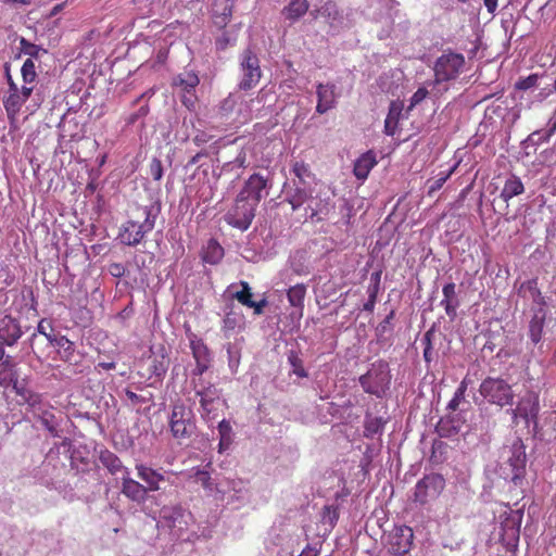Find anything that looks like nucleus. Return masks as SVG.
<instances>
[{
    "instance_id": "8",
    "label": "nucleus",
    "mask_w": 556,
    "mask_h": 556,
    "mask_svg": "<svg viewBox=\"0 0 556 556\" xmlns=\"http://www.w3.org/2000/svg\"><path fill=\"white\" fill-rule=\"evenodd\" d=\"M195 395L200 397V415L205 422H211L217 417L222 391L213 383L195 386Z\"/></svg>"
},
{
    "instance_id": "12",
    "label": "nucleus",
    "mask_w": 556,
    "mask_h": 556,
    "mask_svg": "<svg viewBox=\"0 0 556 556\" xmlns=\"http://www.w3.org/2000/svg\"><path fill=\"white\" fill-rule=\"evenodd\" d=\"M268 187V179L263 175L255 173L244 182L238 197L257 206L263 195L262 192Z\"/></svg>"
},
{
    "instance_id": "21",
    "label": "nucleus",
    "mask_w": 556,
    "mask_h": 556,
    "mask_svg": "<svg viewBox=\"0 0 556 556\" xmlns=\"http://www.w3.org/2000/svg\"><path fill=\"white\" fill-rule=\"evenodd\" d=\"M538 285V278H532L527 281H523L518 289V294L522 298H528L532 300V302H534L535 304L540 305L543 308V306L546 305V302Z\"/></svg>"
},
{
    "instance_id": "32",
    "label": "nucleus",
    "mask_w": 556,
    "mask_h": 556,
    "mask_svg": "<svg viewBox=\"0 0 556 556\" xmlns=\"http://www.w3.org/2000/svg\"><path fill=\"white\" fill-rule=\"evenodd\" d=\"M306 295V287L303 283H298L291 287L287 292V298L291 306L298 308L302 314L304 308V299Z\"/></svg>"
},
{
    "instance_id": "56",
    "label": "nucleus",
    "mask_w": 556,
    "mask_h": 556,
    "mask_svg": "<svg viewBox=\"0 0 556 556\" xmlns=\"http://www.w3.org/2000/svg\"><path fill=\"white\" fill-rule=\"evenodd\" d=\"M395 316V311L392 309L387 316L386 318L379 324L378 326V330L380 332H386L389 325L391 324L392 319L394 318Z\"/></svg>"
},
{
    "instance_id": "30",
    "label": "nucleus",
    "mask_w": 556,
    "mask_h": 556,
    "mask_svg": "<svg viewBox=\"0 0 556 556\" xmlns=\"http://www.w3.org/2000/svg\"><path fill=\"white\" fill-rule=\"evenodd\" d=\"M224 257L223 247L215 240L210 239L202 252V260L211 265L218 264Z\"/></svg>"
},
{
    "instance_id": "18",
    "label": "nucleus",
    "mask_w": 556,
    "mask_h": 556,
    "mask_svg": "<svg viewBox=\"0 0 556 556\" xmlns=\"http://www.w3.org/2000/svg\"><path fill=\"white\" fill-rule=\"evenodd\" d=\"M22 336L18 323L12 317H4L0 321V345H13Z\"/></svg>"
},
{
    "instance_id": "17",
    "label": "nucleus",
    "mask_w": 556,
    "mask_h": 556,
    "mask_svg": "<svg viewBox=\"0 0 556 556\" xmlns=\"http://www.w3.org/2000/svg\"><path fill=\"white\" fill-rule=\"evenodd\" d=\"M137 476L146 485L147 492H154L161 489V483L165 481V477L157 470L143 464L136 465Z\"/></svg>"
},
{
    "instance_id": "51",
    "label": "nucleus",
    "mask_w": 556,
    "mask_h": 556,
    "mask_svg": "<svg viewBox=\"0 0 556 556\" xmlns=\"http://www.w3.org/2000/svg\"><path fill=\"white\" fill-rule=\"evenodd\" d=\"M292 172L300 180H303L309 174V166L303 161L295 162L292 166Z\"/></svg>"
},
{
    "instance_id": "25",
    "label": "nucleus",
    "mask_w": 556,
    "mask_h": 556,
    "mask_svg": "<svg viewBox=\"0 0 556 556\" xmlns=\"http://www.w3.org/2000/svg\"><path fill=\"white\" fill-rule=\"evenodd\" d=\"M545 319V311L540 307L529 323V337L534 344H538L542 339Z\"/></svg>"
},
{
    "instance_id": "27",
    "label": "nucleus",
    "mask_w": 556,
    "mask_h": 556,
    "mask_svg": "<svg viewBox=\"0 0 556 556\" xmlns=\"http://www.w3.org/2000/svg\"><path fill=\"white\" fill-rule=\"evenodd\" d=\"M523 191L525 187L520 178L515 175H511L509 178L506 179L500 197L504 202L508 203L509 200H511L514 197L523 193Z\"/></svg>"
},
{
    "instance_id": "31",
    "label": "nucleus",
    "mask_w": 556,
    "mask_h": 556,
    "mask_svg": "<svg viewBox=\"0 0 556 556\" xmlns=\"http://www.w3.org/2000/svg\"><path fill=\"white\" fill-rule=\"evenodd\" d=\"M437 331L434 327L428 329L422 339L421 343L424 345V361L427 364V367L435 359L437 354L433 351V341L435 340Z\"/></svg>"
},
{
    "instance_id": "38",
    "label": "nucleus",
    "mask_w": 556,
    "mask_h": 556,
    "mask_svg": "<svg viewBox=\"0 0 556 556\" xmlns=\"http://www.w3.org/2000/svg\"><path fill=\"white\" fill-rule=\"evenodd\" d=\"M188 479L192 480L195 483H200L204 489L212 490L213 482L208 471L203 469H193L192 473L188 476Z\"/></svg>"
},
{
    "instance_id": "59",
    "label": "nucleus",
    "mask_w": 556,
    "mask_h": 556,
    "mask_svg": "<svg viewBox=\"0 0 556 556\" xmlns=\"http://www.w3.org/2000/svg\"><path fill=\"white\" fill-rule=\"evenodd\" d=\"M333 208V205L329 207L328 203L321 204L319 203L316 208L313 210V215L320 213L327 215L329 211Z\"/></svg>"
},
{
    "instance_id": "44",
    "label": "nucleus",
    "mask_w": 556,
    "mask_h": 556,
    "mask_svg": "<svg viewBox=\"0 0 556 556\" xmlns=\"http://www.w3.org/2000/svg\"><path fill=\"white\" fill-rule=\"evenodd\" d=\"M190 348L195 362L210 361L208 350L201 341H192Z\"/></svg>"
},
{
    "instance_id": "22",
    "label": "nucleus",
    "mask_w": 556,
    "mask_h": 556,
    "mask_svg": "<svg viewBox=\"0 0 556 556\" xmlns=\"http://www.w3.org/2000/svg\"><path fill=\"white\" fill-rule=\"evenodd\" d=\"M377 164L376 155L372 151L363 153L354 163L353 173L359 180H364L368 177L370 170Z\"/></svg>"
},
{
    "instance_id": "20",
    "label": "nucleus",
    "mask_w": 556,
    "mask_h": 556,
    "mask_svg": "<svg viewBox=\"0 0 556 556\" xmlns=\"http://www.w3.org/2000/svg\"><path fill=\"white\" fill-rule=\"evenodd\" d=\"M51 406L49 403L43 402L41 399V407L39 409H30L34 415L41 421L42 426L47 429V431L54 438L59 437L58 425L55 421V416L51 410Z\"/></svg>"
},
{
    "instance_id": "23",
    "label": "nucleus",
    "mask_w": 556,
    "mask_h": 556,
    "mask_svg": "<svg viewBox=\"0 0 556 556\" xmlns=\"http://www.w3.org/2000/svg\"><path fill=\"white\" fill-rule=\"evenodd\" d=\"M232 14L230 0H215L213 3V21L220 28L226 27Z\"/></svg>"
},
{
    "instance_id": "5",
    "label": "nucleus",
    "mask_w": 556,
    "mask_h": 556,
    "mask_svg": "<svg viewBox=\"0 0 556 556\" xmlns=\"http://www.w3.org/2000/svg\"><path fill=\"white\" fill-rule=\"evenodd\" d=\"M479 392L490 404L500 407L514 403L515 395L511 386L502 378H485L480 384Z\"/></svg>"
},
{
    "instance_id": "47",
    "label": "nucleus",
    "mask_w": 556,
    "mask_h": 556,
    "mask_svg": "<svg viewBox=\"0 0 556 556\" xmlns=\"http://www.w3.org/2000/svg\"><path fill=\"white\" fill-rule=\"evenodd\" d=\"M538 79H539L538 74H531L528 77L520 78L516 83L515 87L518 90H528V89H531L536 86Z\"/></svg>"
},
{
    "instance_id": "2",
    "label": "nucleus",
    "mask_w": 556,
    "mask_h": 556,
    "mask_svg": "<svg viewBox=\"0 0 556 556\" xmlns=\"http://www.w3.org/2000/svg\"><path fill=\"white\" fill-rule=\"evenodd\" d=\"M466 68V59L463 53L446 49L437 58L433 64L434 84L456 80Z\"/></svg>"
},
{
    "instance_id": "48",
    "label": "nucleus",
    "mask_w": 556,
    "mask_h": 556,
    "mask_svg": "<svg viewBox=\"0 0 556 556\" xmlns=\"http://www.w3.org/2000/svg\"><path fill=\"white\" fill-rule=\"evenodd\" d=\"M125 394L132 405H141V404L148 403L152 400L151 393L149 394V396H144V395L137 394L129 389H126Z\"/></svg>"
},
{
    "instance_id": "26",
    "label": "nucleus",
    "mask_w": 556,
    "mask_h": 556,
    "mask_svg": "<svg viewBox=\"0 0 556 556\" xmlns=\"http://www.w3.org/2000/svg\"><path fill=\"white\" fill-rule=\"evenodd\" d=\"M309 3L307 0H290L282 10L286 20L295 22L306 14Z\"/></svg>"
},
{
    "instance_id": "43",
    "label": "nucleus",
    "mask_w": 556,
    "mask_h": 556,
    "mask_svg": "<svg viewBox=\"0 0 556 556\" xmlns=\"http://www.w3.org/2000/svg\"><path fill=\"white\" fill-rule=\"evenodd\" d=\"M101 459L111 473H117L122 469H125L121 459L112 453H108V455L102 456Z\"/></svg>"
},
{
    "instance_id": "10",
    "label": "nucleus",
    "mask_w": 556,
    "mask_h": 556,
    "mask_svg": "<svg viewBox=\"0 0 556 556\" xmlns=\"http://www.w3.org/2000/svg\"><path fill=\"white\" fill-rule=\"evenodd\" d=\"M256 207L237 195L235 204L225 215V220L233 228L247 230L254 219Z\"/></svg>"
},
{
    "instance_id": "50",
    "label": "nucleus",
    "mask_w": 556,
    "mask_h": 556,
    "mask_svg": "<svg viewBox=\"0 0 556 556\" xmlns=\"http://www.w3.org/2000/svg\"><path fill=\"white\" fill-rule=\"evenodd\" d=\"M218 434L224 441H232V428L228 420L223 419L218 424Z\"/></svg>"
},
{
    "instance_id": "24",
    "label": "nucleus",
    "mask_w": 556,
    "mask_h": 556,
    "mask_svg": "<svg viewBox=\"0 0 556 556\" xmlns=\"http://www.w3.org/2000/svg\"><path fill=\"white\" fill-rule=\"evenodd\" d=\"M520 521H521V515H519L518 513H515L513 516L507 518L502 523L503 540H507L508 543L518 542L519 534H520Z\"/></svg>"
},
{
    "instance_id": "62",
    "label": "nucleus",
    "mask_w": 556,
    "mask_h": 556,
    "mask_svg": "<svg viewBox=\"0 0 556 556\" xmlns=\"http://www.w3.org/2000/svg\"><path fill=\"white\" fill-rule=\"evenodd\" d=\"M155 93V90L153 88H150L149 90H147L146 92H143L142 94H140L135 101H134V104H138L140 103V101L148 97V98H151L153 94Z\"/></svg>"
},
{
    "instance_id": "3",
    "label": "nucleus",
    "mask_w": 556,
    "mask_h": 556,
    "mask_svg": "<svg viewBox=\"0 0 556 556\" xmlns=\"http://www.w3.org/2000/svg\"><path fill=\"white\" fill-rule=\"evenodd\" d=\"M391 378L389 364L379 359L372 363L368 371L359 377V383L366 393L382 397L390 388Z\"/></svg>"
},
{
    "instance_id": "19",
    "label": "nucleus",
    "mask_w": 556,
    "mask_h": 556,
    "mask_svg": "<svg viewBox=\"0 0 556 556\" xmlns=\"http://www.w3.org/2000/svg\"><path fill=\"white\" fill-rule=\"evenodd\" d=\"M442 293L443 299L441 300L440 305L444 308L446 315L451 319H454L457 315V307L460 304L456 294V285L454 282L444 285Z\"/></svg>"
},
{
    "instance_id": "64",
    "label": "nucleus",
    "mask_w": 556,
    "mask_h": 556,
    "mask_svg": "<svg viewBox=\"0 0 556 556\" xmlns=\"http://www.w3.org/2000/svg\"><path fill=\"white\" fill-rule=\"evenodd\" d=\"M204 155H205V153H202V152L197 153L195 155H193V156L188 161L187 166H194V165H197V164H198V162L200 161V159H201L202 156H204Z\"/></svg>"
},
{
    "instance_id": "34",
    "label": "nucleus",
    "mask_w": 556,
    "mask_h": 556,
    "mask_svg": "<svg viewBox=\"0 0 556 556\" xmlns=\"http://www.w3.org/2000/svg\"><path fill=\"white\" fill-rule=\"evenodd\" d=\"M401 115V108H399L394 102L391 103L387 118L384 121V132L388 136H394L397 125L399 118Z\"/></svg>"
},
{
    "instance_id": "7",
    "label": "nucleus",
    "mask_w": 556,
    "mask_h": 556,
    "mask_svg": "<svg viewBox=\"0 0 556 556\" xmlns=\"http://www.w3.org/2000/svg\"><path fill=\"white\" fill-rule=\"evenodd\" d=\"M261 103L260 93L255 98H245L244 96L230 93L220 104V113L225 116H232L239 123H245L252 117L253 103Z\"/></svg>"
},
{
    "instance_id": "49",
    "label": "nucleus",
    "mask_w": 556,
    "mask_h": 556,
    "mask_svg": "<svg viewBox=\"0 0 556 556\" xmlns=\"http://www.w3.org/2000/svg\"><path fill=\"white\" fill-rule=\"evenodd\" d=\"M236 42V37H231L228 31H223L219 37L216 38V48L218 50H225L229 46Z\"/></svg>"
},
{
    "instance_id": "4",
    "label": "nucleus",
    "mask_w": 556,
    "mask_h": 556,
    "mask_svg": "<svg viewBox=\"0 0 556 556\" xmlns=\"http://www.w3.org/2000/svg\"><path fill=\"white\" fill-rule=\"evenodd\" d=\"M261 62L252 48H245L239 54V83L240 90H251L256 87L262 78Z\"/></svg>"
},
{
    "instance_id": "33",
    "label": "nucleus",
    "mask_w": 556,
    "mask_h": 556,
    "mask_svg": "<svg viewBox=\"0 0 556 556\" xmlns=\"http://www.w3.org/2000/svg\"><path fill=\"white\" fill-rule=\"evenodd\" d=\"M198 85L199 78L193 72L179 74L174 79V86L180 87L187 93H191Z\"/></svg>"
},
{
    "instance_id": "6",
    "label": "nucleus",
    "mask_w": 556,
    "mask_h": 556,
    "mask_svg": "<svg viewBox=\"0 0 556 556\" xmlns=\"http://www.w3.org/2000/svg\"><path fill=\"white\" fill-rule=\"evenodd\" d=\"M169 429L176 440L191 438L195 429L194 414L184 403H175L169 416Z\"/></svg>"
},
{
    "instance_id": "61",
    "label": "nucleus",
    "mask_w": 556,
    "mask_h": 556,
    "mask_svg": "<svg viewBox=\"0 0 556 556\" xmlns=\"http://www.w3.org/2000/svg\"><path fill=\"white\" fill-rule=\"evenodd\" d=\"M489 13L493 14L497 8V0H483Z\"/></svg>"
},
{
    "instance_id": "37",
    "label": "nucleus",
    "mask_w": 556,
    "mask_h": 556,
    "mask_svg": "<svg viewBox=\"0 0 556 556\" xmlns=\"http://www.w3.org/2000/svg\"><path fill=\"white\" fill-rule=\"evenodd\" d=\"M468 379L467 377H465L458 388L456 389L452 400L448 402L447 404V409L450 410H456L458 407H459V404L462 403V401L465 399V394H466V391H467V388H468Z\"/></svg>"
},
{
    "instance_id": "55",
    "label": "nucleus",
    "mask_w": 556,
    "mask_h": 556,
    "mask_svg": "<svg viewBox=\"0 0 556 556\" xmlns=\"http://www.w3.org/2000/svg\"><path fill=\"white\" fill-rule=\"evenodd\" d=\"M21 46L26 54H29L31 56L37 55V46L29 43L25 38L21 39Z\"/></svg>"
},
{
    "instance_id": "1",
    "label": "nucleus",
    "mask_w": 556,
    "mask_h": 556,
    "mask_svg": "<svg viewBox=\"0 0 556 556\" xmlns=\"http://www.w3.org/2000/svg\"><path fill=\"white\" fill-rule=\"evenodd\" d=\"M155 219L156 214L153 213L152 206H138L122 224L117 238L125 245L137 247L154 229Z\"/></svg>"
},
{
    "instance_id": "54",
    "label": "nucleus",
    "mask_w": 556,
    "mask_h": 556,
    "mask_svg": "<svg viewBox=\"0 0 556 556\" xmlns=\"http://www.w3.org/2000/svg\"><path fill=\"white\" fill-rule=\"evenodd\" d=\"M109 273L116 278H121L125 276L126 268L121 263H112L109 265Z\"/></svg>"
},
{
    "instance_id": "15",
    "label": "nucleus",
    "mask_w": 556,
    "mask_h": 556,
    "mask_svg": "<svg viewBox=\"0 0 556 556\" xmlns=\"http://www.w3.org/2000/svg\"><path fill=\"white\" fill-rule=\"evenodd\" d=\"M241 290L233 294V298L243 306L252 308L255 315H262L264 308L267 306V300L263 298L260 301L253 300V293L249 282L240 281Z\"/></svg>"
},
{
    "instance_id": "39",
    "label": "nucleus",
    "mask_w": 556,
    "mask_h": 556,
    "mask_svg": "<svg viewBox=\"0 0 556 556\" xmlns=\"http://www.w3.org/2000/svg\"><path fill=\"white\" fill-rule=\"evenodd\" d=\"M37 333H40L46 337V339L49 341L51 345H53L54 341L53 339H56L58 337L53 334V327L52 323L48 320L47 318H42L37 326V332L33 333L30 340L33 341Z\"/></svg>"
},
{
    "instance_id": "11",
    "label": "nucleus",
    "mask_w": 556,
    "mask_h": 556,
    "mask_svg": "<svg viewBox=\"0 0 556 556\" xmlns=\"http://www.w3.org/2000/svg\"><path fill=\"white\" fill-rule=\"evenodd\" d=\"M413 540V529L408 526H400L395 527L388 535L387 546L391 554L402 556L410 551Z\"/></svg>"
},
{
    "instance_id": "40",
    "label": "nucleus",
    "mask_w": 556,
    "mask_h": 556,
    "mask_svg": "<svg viewBox=\"0 0 556 556\" xmlns=\"http://www.w3.org/2000/svg\"><path fill=\"white\" fill-rule=\"evenodd\" d=\"M288 362L292 367V371L300 378L307 377V372L304 369L303 362L295 351H290L288 354Z\"/></svg>"
},
{
    "instance_id": "60",
    "label": "nucleus",
    "mask_w": 556,
    "mask_h": 556,
    "mask_svg": "<svg viewBox=\"0 0 556 556\" xmlns=\"http://www.w3.org/2000/svg\"><path fill=\"white\" fill-rule=\"evenodd\" d=\"M33 86L24 85L20 90L21 97L25 100V102L29 99L33 92Z\"/></svg>"
},
{
    "instance_id": "42",
    "label": "nucleus",
    "mask_w": 556,
    "mask_h": 556,
    "mask_svg": "<svg viewBox=\"0 0 556 556\" xmlns=\"http://www.w3.org/2000/svg\"><path fill=\"white\" fill-rule=\"evenodd\" d=\"M456 169V165L453 166L451 169H448L446 173H440L438 178L431 182L428 189V194L431 197L437 191H439L443 185L446 182V180L452 176L454 170Z\"/></svg>"
},
{
    "instance_id": "41",
    "label": "nucleus",
    "mask_w": 556,
    "mask_h": 556,
    "mask_svg": "<svg viewBox=\"0 0 556 556\" xmlns=\"http://www.w3.org/2000/svg\"><path fill=\"white\" fill-rule=\"evenodd\" d=\"M35 63L31 59L25 60L23 66L21 68V74L24 80V84L30 85L36 80L37 73L35 70Z\"/></svg>"
},
{
    "instance_id": "16",
    "label": "nucleus",
    "mask_w": 556,
    "mask_h": 556,
    "mask_svg": "<svg viewBox=\"0 0 556 556\" xmlns=\"http://www.w3.org/2000/svg\"><path fill=\"white\" fill-rule=\"evenodd\" d=\"M122 493L134 502H143L147 498V489L144 485L130 478L129 470L124 469L122 477Z\"/></svg>"
},
{
    "instance_id": "35",
    "label": "nucleus",
    "mask_w": 556,
    "mask_h": 556,
    "mask_svg": "<svg viewBox=\"0 0 556 556\" xmlns=\"http://www.w3.org/2000/svg\"><path fill=\"white\" fill-rule=\"evenodd\" d=\"M24 103L25 100L21 97L20 91L9 93V96L3 100V105L9 117H14L20 112Z\"/></svg>"
},
{
    "instance_id": "63",
    "label": "nucleus",
    "mask_w": 556,
    "mask_h": 556,
    "mask_svg": "<svg viewBox=\"0 0 556 556\" xmlns=\"http://www.w3.org/2000/svg\"><path fill=\"white\" fill-rule=\"evenodd\" d=\"M5 4L28 5L30 0H1Z\"/></svg>"
},
{
    "instance_id": "36",
    "label": "nucleus",
    "mask_w": 556,
    "mask_h": 556,
    "mask_svg": "<svg viewBox=\"0 0 556 556\" xmlns=\"http://www.w3.org/2000/svg\"><path fill=\"white\" fill-rule=\"evenodd\" d=\"M54 343L53 346H58L61 349L62 352V358L66 362L72 361V357L75 352V344L71 340H68L65 336H61L56 339H53Z\"/></svg>"
},
{
    "instance_id": "45",
    "label": "nucleus",
    "mask_w": 556,
    "mask_h": 556,
    "mask_svg": "<svg viewBox=\"0 0 556 556\" xmlns=\"http://www.w3.org/2000/svg\"><path fill=\"white\" fill-rule=\"evenodd\" d=\"M320 14L325 17L331 18L333 21L338 20L340 17V12L338 10V7L336 2L333 1H327L321 8H320Z\"/></svg>"
},
{
    "instance_id": "29",
    "label": "nucleus",
    "mask_w": 556,
    "mask_h": 556,
    "mask_svg": "<svg viewBox=\"0 0 556 556\" xmlns=\"http://www.w3.org/2000/svg\"><path fill=\"white\" fill-rule=\"evenodd\" d=\"M18 377L16 364L10 356L0 362V387L8 388Z\"/></svg>"
},
{
    "instance_id": "9",
    "label": "nucleus",
    "mask_w": 556,
    "mask_h": 556,
    "mask_svg": "<svg viewBox=\"0 0 556 556\" xmlns=\"http://www.w3.org/2000/svg\"><path fill=\"white\" fill-rule=\"evenodd\" d=\"M445 488V479L440 473L426 475L420 479L414 491V502L425 505L439 497Z\"/></svg>"
},
{
    "instance_id": "58",
    "label": "nucleus",
    "mask_w": 556,
    "mask_h": 556,
    "mask_svg": "<svg viewBox=\"0 0 556 556\" xmlns=\"http://www.w3.org/2000/svg\"><path fill=\"white\" fill-rule=\"evenodd\" d=\"M210 361H200L197 362L195 369L193 370L194 375L202 376L208 368Z\"/></svg>"
},
{
    "instance_id": "57",
    "label": "nucleus",
    "mask_w": 556,
    "mask_h": 556,
    "mask_svg": "<svg viewBox=\"0 0 556 556\" xmlns=\"http://www.w3.org/2000/svg\"><path fill=\"white\" fill-rule=\"evenodd\" d=\"M376 300H377V290H374L369 294L368 301L364 304V311L371 312L374 309V307H375Z\"/></svg>"
},
{
    "instance_id": "46",
    "label": "nucleus",
    "mask_w": 556,
    "mask_h": 556,
    "mask_svg": "<svg viewBox=\"0 0 556 556\" xmlns=\"http://www.w3.org/2000/svg\"><path fill=\"white\" fill-rule=\"evenodd\" d=\"M149 174L150 176L156 180L160 181L163 177V165L162 161L157 157H153L149 165Z\"/></svg>"
},
{
    "instance_id": "13",
    "label": "nucleus",
    "mask_w": 556,
    "mask_h": 556,
    "mask_svg": "<svg viewBox=\"0 0 556 556\" xmlns=\"http://www.w3.org/2000/svg\"><path fill=\"white\" fill-rule=\"evenodd\" d=\"M13 391L21 397L20 405H28L29 409L41 407V395L27 388V379L18 380V377L11 383Z\"/></svg>"
},
{
    "instance_id": "52",
    "label": "nucleus",
    "mask_w": 556,
    "mask_h": 556,
    "mask_svg": "<svg viewBox=\"0 0 556 556\" xmlns=\"http://www.w3.org/2000/svg\"><path fill=\"white\" fill-rule=\"evenodd\" d=\"M428 90L425 88V87H420L418 88L412 96L410 98V104H409V109L418 105L420 102H422L427 96H428Z\"/></svg>"
},
{
    "instance_id": "14",
    "label": "nucleus",
    "mask_w": 556,
    "mask_h": 556,
    "mask_svg": "<svg viewBox=\"0 0 556 556\" xmlns=\"http://www.w3.org/2000/svg\"><path fill=\"white\" fill-rule=\"evenodd\" d=\"M317 105L316 112L325 114L329 110L336 106L337 93L336 86L333 84L319 83L316 86Z\"/></svg>"
},
{
    "instance_id": "28",
    "label": "nucleus",
    "mask_w": 556,
    "mask_h": 556,
    "mask_svg": "<svg viewBox=\"0 0 556 556\" xmlns=\"http://www.w3.org/2000/svg\"><path fill=\"white\" fill-rule=\"evenodd\" d=\"M312 197V193L304 187L296 186L290 190H286V201L291 205L293 211L299 210L307 200Z\"/></svg>"
},
{
    "instance_id": "53",
    "label": "nucleus",
    "mask_w": 556,
    "mask_h": 556,
    "mask_svg": "<svg viewBox=\"0 0 556 556\" xmlns=\"http://www.w3.org/2000/svg\"><path fill=\"white\" fill-rule=\"evenodd\" d=\"M149 105H142L139 108V110L132 114L129 115L127 118L128 124H135L139 118L146 117L149 114Z\"/></svg>"
}]
</instances>
